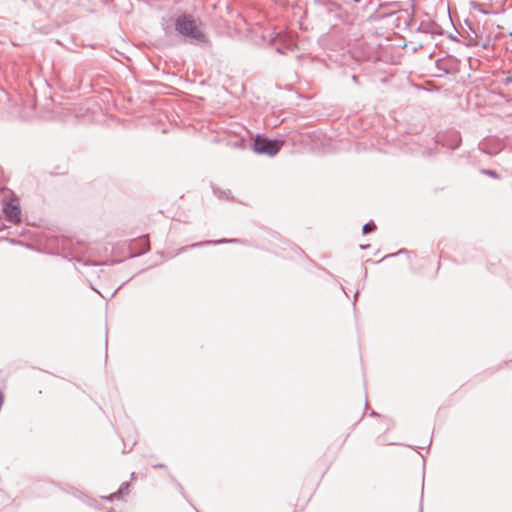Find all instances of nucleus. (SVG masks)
<instances>
[{
	"mask_svg": "<svg viewBox=\"0 0 512 512\" xmlns=\"http://www.w3.org/2000/svg\"><path fill=\"white\" fill-rule=\"evenodd\" d=\"M0 192L5 194H11L12 198L6 202L3 207V212L8 221L18 224L21 222V209L19 206L18 198L13 195L10 190L1 189Z\"/></svg>",
	"mask_w": 512,
	"mask_h": 512,
	"instance_id": "7ed1b4c3",
	"label": "nucleus"
},
{
	"mask_svg": "<svg viewBox=\"0 0 512 512\" xmlns=\"http://www.w3.org/2000/svg\"><path fill=\"white\" fill-rule=\"evenodd\" d=\"M355 2H359L360 0H354Z\"/></svg>",
	"mask_w": 512,
	"mask_h": 512,
	"instance_id": "423d86ee",
	"label": "nucleus"
},
{
	"mask_svg": "<svg viewBox=\"0 0 512 512\" xmlns=\"http://www.w3.org/2000/svg\"><path fill=\"white\" fill-rule=\"evenodd\" d=\"M134 245L139 244L140 249L136 252V254H141L149 250V239L147 237H141L133 242Z\"/></svg>",
	"mask_w": 512,
	"mask_h": 512,
	"instance_id": "20e7f679",
	"label": "nucleus"
},
{
	"mask_svg": "<svg viewBox=\"0 0 512 512\" xmlns=\"http://www.w3.org/2000/svg\"><path fill=\"white\" fill-rule=\"evenodd\" d=\"M176 30L183 36L189 37L197 42H205L206 36L202 30L201 23L189 15H181L175 21Z\"/></svg>",
	"mask_w": 512,
	"mask_h": 512,
	"instance_id": "f257e3e1",
	"label": "nucleus"
},
{
	"mask_svg": "<svg viewBox=\"0 0 512 512\" xmlns=\"http://www.w3.org/2000/svg\"><path fill=\"white\" fill-rule=\"evenodd\" d=\"M283 145L284 142L282 140H271L258 135L254 139L253 149L256 153L274 156L280 151Z\"/></svg>",
	"mask_w": 512,
	"mask_h": 512,
	"instance_id": "f03ea898",
	"label": "nucleus"
},
{
	"mask_svg": "<svg viewBox=\"0 0 512 512\" xmlns=\"http://www.w3.org/2000/svg\"><path fill=\"white\" fill-rule=\"evenodd\" d=\"M376 226L374 223H367L363 226V233L364 234H367L369 232H372L373 230H375Z\"/></svg>",
	"mask_w": 512,
	"mask_h": 512,
	"instance_id": "39448f33",
	"label": "nucleus"
}]
</instances>
